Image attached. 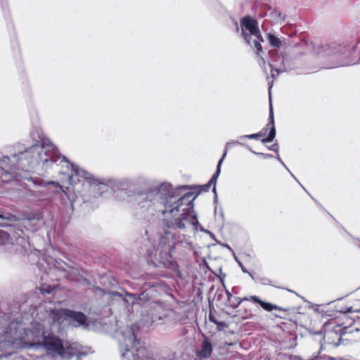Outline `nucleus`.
Returning a JSON list of instances; mask_svg holds the SVG:
<instances>
[{"label": "nucleus", "instance_id": "obj_1", "mask_svg": "<svg viewBox=\"0 0 360 360\" xmlns=\"http://www.w3.org/2000/svg\"><path fill=\"white\" fill-rule=\"evenodd\" d=\"M226 154V153H224L219 160L217 171L211 179L207 184L200 186L196 193L188 192L176 199L170 186L162 184L155 193L148 192L139 200V208L148 212L153 216L160 213L171 214L173 219L167 223V226L169 228L184 229L187 225L195 226L198 221L193 214V200L200 192L208 191L212 186H213L212 191L216 192L217 179L220 174L221 164Z\"/></svg>", "mask_w": 360, "mask_h": 360}, {"label": "nucleus", "instance_id": "obj_2", "mask_svg": "<svg viewBox=\"0 0 360 360\" xmlns=\"http://www.w3.org/2000/svg\"><path fill=\"white\" fill-rule=\"evenodd\" d=\"M22 155H25V158L30 156L34 158L37 162H42L44 164L67 162L64 156L57 154L56 148L53 144L46 143L45 142H42L40 146H32Z\"/></svg>", "mask_w": 360, "mask_h": 360}, {"label": "nucleus", "instance_id": "obj_3", "mask_svg": "<svg viewBox=\"0 0 360 360\" xmlns=\"http://www.w3.org/2000/svg\"><path fill=\"white\" fill-rule=\"evenodd\" d=\"M242 33L241 35L245 41L250 44L251 35H258L261 37V32L258 26V22L250 15H245L240 21Z\"/></svg>", "mask_w": 360, "mask_h": 360}, {"label": "nucleus", "instance_id": "obj_4", "mask_svg": "<svg viewBox=\"0 0 360 360\" xmlns=\"http://www.w3.org/2000/svg\"><path fill=\"white\" fill-rule=\"evenodd\" d=\"M46 312L45 320L50 327H56L57 332L62 330L66 321V308L53 309Z\"/></svg>", "mask_w": 360, "mask_h": 360}, {"label": "nucleus", "instance_id": "obj_5", "mask_svg": "<svg viewBox=\"0 0 360 360\" xmlns=\"http://www.w3.org/2000/svg\"><path fill=\"white\" fill-rule=\"evenodd\" d=\"M43 347L47 352L54 355H62L63 354V343L62 340L56 335L49 334L43 337L41 342Z\"/></svg>", "mask_w": 360, "mask_h": 360}, {"label": "nucleus", "instance_id": "obj_6", "mask_svg": "<svg viewBox=\"0 0 360 360\" xmlns=\"http://www.w3.org/2000/svg\"><path fill=\"white\" fill-rule=\"evenodd\" d=\"M269 130V132L267 137L262 139V142L264 143L272 142L276 136V127H275V124H274V111H273V108H272L271 104H270V108H269V122L266 124L265 127H264L259 133H262V136H264Z\"/></svg>", "mask_w": 360, "mask_h": 360}, {"label": "nucleus", "instance_id": "obj_7", "mask_svg": "<svg viewBox=\"0 0 360 360\" xmlns=\"http://www.w3.org/2000/svg\"><path fill=\"white\" fill-rule=\"evenodd\" d=\"M66 322L75 327L84 325L86 322V316L81 311H75L66 309Z\"/></svg>", "mask_w": 360, "mask_h": 360}, {"label": "nucleus", "instance_id": "obj_8", "mask_svg": "<svg viewBox=\"0 0 360 360\" xmlns=\"http://www.w3.org/2000/svg\"><path fill=\"white\" fill-rule=\"evenodd\" d=\"M212 345L207 338H205L202 342L200 349L197 351L196 355L201 359H206L211 356Z\"/></svg>", "mask_w": 360, "mask_h": 360}, {"label": "nucleus", "instance_id": "obj_9", "mask_svg": "<svg viewBox=\"0 0 360 360\" xmlns=\"http://www.w3.org/2000/svg\"><path fill=\"white\" fill-rule=\"evenodd\" d=\"M339 311L343 314L360 312V299H349L345 307H341Z\"/></svg>", "mask_w": 360, "mask_h": 360}, {"label": "nucleus", "instance_id": "obj_10", "mask_svg": "<svg viewBox=\"0 0 360 360\" xmlns=\"http://www.w3.org/2000/svg\"><path fill=\"white\" fill-rule=\"evenodd\" d=\"M82 353H80L77 346L75 344H69L66 345V347L63 346V354L60 355L61 358L65 359H71L74 356H81Z\"/></svg>", "mask_w": 360, "mask_h": 360}, {"label": "nucleus", "instance_id": "obj_11", "mask_svg": "<svg viewBox=\"0 0 360 360\" xmlns=\"http://www.w3.org/2000/svg\"><path fill=\"white\" fill-rule=\"evenodd\" d=\"M226 295L229 306L233 309L237 308L243 301L249 300L247 297L240 298L239 297L234 296L229 291H226Z\"/></svg>", "mask_w": 360, "mask_h": 360}, {"label": "nucleus", "instance_id": "obj_12", "mask_svg": "<svg viewBox=\"0 0 360 360\" xmlns=\"http://www.w3.org/2000/svg\"><path fill=\"white\" fill-rule=\"evenodd\" d=\"M250 300L254 302L259 304L264 310L267 311H271L274 309H277L278 307L276 305L272 304L269 302H266L260 300V298L256 295L251 296Z\"/></svg>", "mask_w": 360, "mask_h": 360}, {"label": "nucleus", "instance_id": "obj_13", "mask_svg": "<svg viewBox=\"0 0 360 360\" xmlns=\"http://www.w3.org/2000/svg\"><path fill=\"white\" fill-rule=\"evenodd\" d=\"M155 258L162 262L163 258H171V255L169 251V248L165 249L163 246H158L155 250Z\"/></svg>", "mask_w": 360, "mask_h": 360}, {"label": "nucleus", "instance_id": "obj_14", "mask_svg": "<svg viewBox=\"0 0 360 360\" xmlns=\"http://www.w3.org/2000/svg\"><path fill=\"white\" fill-rule=\"evenodd\" d=\"M267 39L269 44L274 48L279 49L282 46V41L274 34L269 33L267 34Z\"/></svg>", "mask_w": 360, "mask_h": 360}, {"label": "nucleus", "instance_id": "obj_15", "mask_svg": "<svg viewBox=\"0 0 360 360\" xmlns=\"http://www.w3.org/2000/svg\"><path fill=\"white\" fill-rule=\"evenodd\" d=\"M255 37L256 39L254 40L253 44L255 48L256 49V54L259 56L261 53L263 52L262 42L264 41V39L262 34L261 37H259L258 35H255Z\"/></svg>", "mask_w": 360, "mask_h": 360}, {"label": "nucleus", "instance_id": "obj_16", "mask_svg": "<svg viewBox=\"0 0 360 360\" xmlns=\"http://www.w3.org/2000/svg\"><path fill=\"white\" fill-rule=\"evenodd\" d=\"M127 295L132 297L135 299H137L141 303L147 302L150 300V292L149 291H143L141 294L139 295L138 297H136L135 295L128 293Z\"/></svg>", "mask_w": 360, "mask_h": 360}, {"label": "nucleus", "instance_id": "obj_17", "mask_svg": "<svg viewBox=\"0 0 360 360\" xmlns=\"http://www.w3.org/2000/svg\"><path fill=\"white\" fill-rule=\"evenodd\" d=\"M252 311L250 309H238L236 311L235 317H238L242 319H248L252 316Z\"/></svg>", "mask_w": 360, "mask_h": 360}, {"label": "nucleus", "instance_id": "obj_18", "mask_svg": "<svg viewBox=\"0 0 360 360\" xmlns=\"http://www.w3.org/2000/svg\"><path fill=\"white\" fill-rule=\"evenodd\" d=\"M13 175L11 172L5 170L4 168H0V179L3 183H7L11 180Z\"/></svg>", "mask_w": 360, "mask_h": 360}, {"label": "nucleus", "instance_id": "obj_19", "mask_svg": "<svg viewBox=\"0 0 360 360\" xmlns=\"http://www.w3.org/2000/svg\"><path fill=\"white\" fill-rule=\"evenodd\" d=\"M345 332H343V333H340V335H338L335 332L329 331V332H328V333H326L325 334L324 338H326V337L329 338L330 335H335L337 337L338 342H339L340 340L343 339V336L345 335Z\"/></svg>", "mask_w": 360, "mask_h": 360}, {"label": "nucleus", "instance_id": "obj_20", "mask_svg": "<svg viewBox=\"0 0 360 360\" xmlns=\"http://www.w3.org/2000/svg\"><path fill=\"white\" fill-rule=\"evenodd\" d=\"M0 219H6L8 221H13V222L16 221L18 220L15 215H13L11 214H8L7 216H4V215L0 214Z\"/></svg>", "mask_w": 360, "mask_h": 360}, {"label": "nucleus", "instance_id": "obj_21", "mask_svg": "<svg viewBox=\"0 0 360 360\" xmlns=\"http://www.w3.org/2000/svg\"><path fill=\"white\" fill-rule=\"evenodd\" d=\"M219 330H224L228 327V324L224 321H217V323H214Z\"/></svg>", "mask_w": 360, "mask_h": 360}, {"label": "nucleus", "instance_id": "obj_22", "mask_svg": "<svg viewBox=\"0 0 360 360\" xmlns=\"http://www.w3.org/2000/svg\"><path fill=\"white\" fill-rule=\"evenodd\" d=\"M271 77H272L273 78H275V77H276L279 75V73H280V72H281V71H280V70H278V69L274 68L272 67V65H271Z\"/></svg>", "mask_w": 360, "mask_h": 360}, {"label": "nucleus", "instance_id": "obj_23", "mask_svg": "<svg viewBox=\"0 0 360 360\" xmlns=\"http://www.w3.org/2000/svg\"><path fill=\"white\" fill-rule=\"evenodd\" d=\"M245 137H247L250 139H258V138L262 137V134L258 132L257 134L247 135V136H245Z\"/></svg>", "mask_w": 360, "mask_h": 360}, {"label": "nucleus", "instance_id": "obj_24", "mask_svg": "<svg viewBox=\"0 0 360 360\" xmlns=\"http://www.w3.org/2000/svg\"><path fill=\"white\" fill-rule=\"evenodd\" d=\"M47 185H53V186H54L56 188H62V186L59 184L58 182L53 181H47L45 184V186H47Z\"/></svg>", "mask_w": 360, "mask_h": 360}, {"label": "nucleus", "instance_id": "obj_25", "mask_svg": "<svg viewBox=\"0 0 360 360\" xmlns=\"http://www.w3.org/2000/svg\"><path fill=\"white\" fill-rule=\"evenodd\" d=\"M292 360H319V358H318V356H316V357H314V358H309L307 359H303L300 356H294L293 358H292Z\"/></svg>", "mask_w": 360, "mask_h": 360}, {"label": "nucleus", "instance_id": "obj_26", "mask_svg": "<svg viewBox=\"0 0 360 360\" xmlns=\"http://www.w3.org/2000/svg\"><path fill=\"white\" fill-rule=\"evenodd\" d=\"M209 319L212 323H217V319L216 316L212 314V311H210Z\"/></svg>", "mask_w": 360, "mask_h": 360}, {"label": "nucleus", "instance_id": "obj_27", "mask_svg": "<svg viewBox=\"0 0 360 360\" xmlns=\"http://www.w3.org/2000/svg\"><path fill=\"white\" fill-rule=\"evenodd\" d=\"M269 149L271 150H273V151H275V152H277L278 151V146L277 143H274L273 144L271 147H269Z\"/></svg>", "mask_w": 360, "mask_h": 360}, {"label": "nucleus", "instance_id": "obj_28", "mask_svg": "<svg viewBox=\"0 0 360 360\" xmlns=\"http://www.w3.org/2000/svg\"><path fill=\"white\" fill-rule=\"evenodd\" d=\"M258 155H259L262 158H271L272 155L269 154H264V153H257Z\"/></svg>", "mask_w": 360, "mask_h": 360}, {"label": "nucleus", "instance_id": "obj_29", "mask_svg": "<svg viewBox=\"0 0 360 360\" xmlns=\"http://www.w3.org/2000/svg\"><path fill=\"white\" fill-rule=\"evenodd\" d=\"M129 353H130V352H129V351H128V350H127L125 353H124V354H123V357H124V359H125V358H126V356H128V355L129 354Z\"/></svg>", "mask_w": 360, "mask_h": 360}, {"label": "nucleus", "instance_id": "obj_30", "mask_svg": "<svg viewBox=\"0 0 360 360\" xmlns=\"http://www.w3.org/2000/svg\"><path fill=\"white\" fill-rule=\"evenodd\" d=\"M4 226V224L2 222H0V226Z\"/></svg>", "mask_w": 360, "mask_h": 360}, {"label": "nucleus", "instance_id": "obj_31", "mask_svg": "<svg viewBox=\"0 0 360 360\" xmlns=\"http://www.w3.org/2000/svg\"><path fill=\"white\" fill-rule=\"evenodd\" d=\"M261 59H262V60L263 63H265V60H264V59L263 58H262V57H261Z\"/></svg>", "mask_w": 360, "mask_h": 360}]
</instances>
